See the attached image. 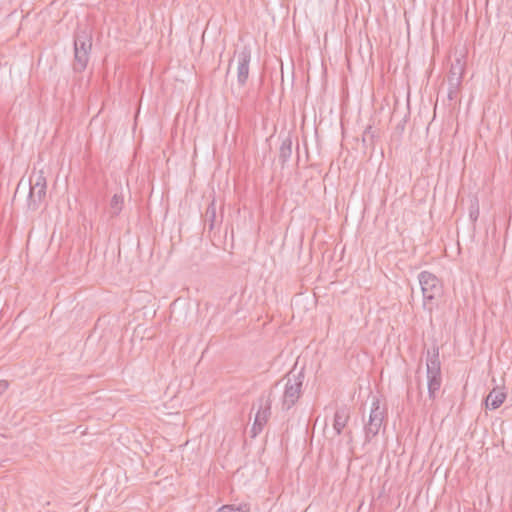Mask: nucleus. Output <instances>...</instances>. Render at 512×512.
Returning a JSON list of instances; mask_svg holds the SVG:
<instances>
[{"mask_svg":"<svg viewBox=\"0 0 512 512\" xmlns=\"http://www.w3.org/2000/svg\"><path fill=\"white\" fill-rule=\"evenodd\" d=\"M304 380V374L302 371L297 373L290 372L285 377L284 392L282 396V408L289 410L293 407L302 393V385Z\"/></svg>","mask_w":512,"mask_h":512,"instance_id":"1","label":"nucleus"},{"mask_svg":"<svg viewBox=\"0 0 512 512\" xmlns=\"http://www.w3.org/2000/svg\"><path fill=\"white\" fill-rule=\"evenodd\" d=\"M418 280L424 299L423 306L431 312L432 307L429 306V302L441 296L443 291L441 281L428 271H422L418 275Z\"/></svg>","mask_w":512,"mask_h":512,"instance_id":"2","label":"nucleus"},{"mask_svg":"<svg viewBox=\"0 0 512 512\" xmlns=\"http://www.w3.org/2000/svg\"><path fill=\"white\" fill-rule=\"evenodd\" d=\"M427 381H428V394L431 399L436 397V393L439 391L442 383L441 378V366L439 360L438 349L427 352Z\"/></svg>","mask_w":512,"mask_h":512,"instance_id":"3","label":"nucleus"},{"mask_svg":"<svg viewBox=\"0 0 512 512\" xmlns=\"http://www.w3.org/2000/svg\"><path fill=\"white\" fill-rule=\"evenodd\" d=\"M386 408L377 396L372 397L368 423L365 426L366 437L376 436L385 419Z\"/></svg>","mask_w":512,"mask_h":512,"instance_id":"4","label":"nucleus"},{"mask_svg":"<svg viewBox=\"0 0 512 512\" xmlns=\"http://www.w3.org/2000/svg\"><path fill=\"white\" fill-rule=\"evenodd\" d=\"M29 207L33 210L39 207V204L46 196V178L42 170L34 171L29 179Z\"/></svg>","mask_w":512,"mask_h":512,"instance_id":"5","label":"nucleus"},{"mask_svg":"<svg viewBox=\"0 0 512 512\" xmlns=\"http://www.w3.org/2000/svg\"><path fill=\"white\" fill-rule=\"evenodd\" d=\"M256 405L257 411L251 429L252 437H256L259 433L262 432L271 415V402L269 399L260 398Z\"/></svg>","mask_w":512,"mask_h":512,"instance_id":"6","label":"nucleus"},{"mask_svg":"<svg viewBox=\"0 0 512 512\" xmlns=\"http://www.w3.org/2000/svg\"><path fill=\"white\" fill-rule=\"evenodd\" d=\"M465 70V62L461 58L455 59L451 64L448 74V97L452 100L456 97L459 87L462 83V77Z\"/></svg>","mask_w":512,"mask_h":512,"instance_id":"7","label":"nucleus"},{"mask_svg":"<svg viewBox=\"0 0 512 512\" xmlns=\"http://www.w3.org/2000/svg\"><path fill=\"white\" fill-rule=\"evenodd\" d=\"M250 60L251 49L246 45L235 54V61L237 63V81L239 85H245L248 80Z\"/></svg>","mask_w":512,"mask_h":512,"instance_id":"8","label":"nucleus"},{"mask_svg":"<svg viewBox=\"0 0 512 512\" xmlns=\"http://www.w3.org/2000/svg\"><path fill=\"white\" fill-rule=\"evenodd\" d=\"M506 399V393L499 388H494L486 397V407L489 409H497Z\"/></svg>","mask_w":512,"mask_h":512,"instance_id":"9","label":"nucleus"},{"mask_svg":"<svg viewBox=\"0 0 512 512\" xmlns=\"http://www.w3.org/2000/svg\"><path fill=\"white\" fill-rule=\"evenodd\" d=\"M348 421V414L345 410H337L334 415L333 430L339 435Z\"/></svg>","mask_w":512,"mask_h":512,"instance_id":"10","label":"nucleus"},{"mask_svg":"<svg viewBox=\"0 0 512 512\" xmlns=\"http://www.w3.org/2000/svg\"><path fill=\"white\" fill-rule=\"evenodd\" d=\"M124 205V197L121 193H116L110 200L109 213L112 216H118Z\"/></svg>","mask_w":512,"mask_h":512,"instance_id":"11","label":"nucleus"},{"mask_svg":"<svg viewBox=\"0 0 512 512\" xmlns=\"http://www.w3.org/2000/svg\"><path fill=\"white\" fill-rule=\"evenodd\" d=\"M89 59V53L85 51H81V49L75 50V64L74 69L77 71H82L85 69Z\"/></svg>","mask_w":512,"mask_h":512,"instance_id":"12","label":"nucleus"},{"mask_svg":"<svg viewBox=\"0 0 512 512\" xmlns=\"http://www.w3.org/2000/svg\"><path fill=\"white\" fill-rule=\"evenodd\" d=\"M81 49L89 53L91 49V40L87 35H78L74 42V50Z\"/></svg>","mask_w":512,"mask_h":512,"instance_id":"13","label":"nucleus"},{"mask_svg":"<svg viewBox=\"0 0 512 512\" xmlns=\"http://www.w3.org/2000/svg\"><path fill=\"white\" fill-rule=\"evenodd\" d=\"M292 153V140L290 138H286L282 141V144L280 146V158L283 161H286L288 158H290Z\"/></svg>","mask_w":512,"mask_h":512,"instance_id":"14","label":"nucleus"},{"mask_svg":"<svg viewBox=\"0 0 512 512\" xmlns=\"http://www.w3.org/2000/svg\"><path fill=\"white\" fill-rule=\"evenodd\" d=\"M248 509L246 506H234V505H224L218 509V512H247Z\"/></svg>","mask_w":512,"mask_h":512,"instance_id":"15","label":"nucleus"},{"mask_svg":"<svg viewBox=\"0 0 512 512\" xmlns=\"http://www.w3.org/2000/svg\"><path fill=\"white\" fill-rule=\"evenodd\" d=\"M206 217L210 221V228H213L214 221H215V218H216L215 201H212V203L207 208Z\"/></svg>","mask_w":512,"mask_h":512,"instance_id":"16","label":"nucleus"},{"mask_svg":"<svg viewBox=\"0 0 512 512\" xmlns=\"http://www.w3.org/2000/svg\"><path fill=\"white\" fill-rule=\"evenodd\" d=\"M479 216V208H478V205H472L471 206V210H470V218L473 220V221H476L477 218Z\"/></svg>","mask_w":512,"mask_h":512,"instance_id":"17","label":"nucleus"},{"mask_svg":"<svg viewBox=\"0 0 512 512\" xmlns=\"http://www.w3.org/2000/svg\"><path fill=\"white\" fill-rule=\"evenodd\" d=\"M8 388V383L4 380L0 381V394Z\"/></svg>","mask_w":512,"mask_h":512,"instance_id":"18","label":"nucleus"}]
</instances>
